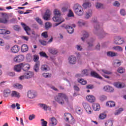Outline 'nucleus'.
Listing matches in <instances>:
<instances>
[{
	"instance_id": "1",
	"label": "nucleus",
	"mask_w": 126,
	"mask_h": 126,
	"mask_svg": "<svg viewBox=\"0 0 126 126\" xmlns=\"http://www.w3.org/2000/svg\"><path fill=\"white\" fill-rule=\"evenodd\" d=\"M55 100L60 105H68L71 101L73 100V98L71 96H67L64 93H59L55 97Z\"/></svg>"
},
{
	"instance_id": "2",
	"label": "nucleus",
	"mask_w": 126,
	"mask_h": 126,
	"mask_svg": "<svg viewBox=\"0 0 126 126\" xmlns=\"http://www.w3.org/2000/svg\"><path fill=\"white\" fill-rule=\"evenodd\" d=\"M73 9L77 15H78L79 16L83 15V8H82V6H81L79 4H75L73 7Z\"/></svg>"
},
{
	"instance_id": "3",
	"label": "nucleus",
	"mask_w": 126,
	"mask_h": 126,
	"mask_svg": "<svg viewBox=\"0 0 126 126\" xmlns=\"http://www.w3.org/2000/svg\"><path fill=\"white\" fill-rule=\"evenodd\" d=\"M105 82H106L108 84H113L114 87L118 88V89H122L126 87V84L122 82H115L113 84V82L109 80H105Z\"/></svg>"
},
{
	"instance_id": "4",
	"label": "nucleus",
	"mask_w": 126,
	"mask_h": 126,
	"mask_svg": "<svg viewBox=\"0 0 126 126\" xmlns=\"http://www.w3.org/2000/svg\"><path fill=\"white\" fill-rule=\"evenodd\" d=\"M2 18H0V23H3V24H6L8 23V15L6 13H1Z\"/></svg>"
},
{
	"instance_id": "5",
	"label": "nucleus",
	"mask_w": 126,
	"mask_h": 126,
	"mask_svg": "<svg viewBox=\"0 0 126 126\" xmlns=\"http://www.w3.org/2000/svg\"><path fill=\"white\" fill-rule=\"evenodd\" d=\"M102 90L104 92H107V93H114L115 92V88L109 85L103 86Z\"/></svg>"
},
{
	"instance_id": "6",
	"label": "nucleus",
	"mask_w": 126,
	"mask_h": 126,
	"mask_svg": "<svg viewBox=\"0 0 126 126\" xmlns=\"http://www.w3.org/2000/svg\"><path fill=\"white\" fill-rule=\"evenodd\" d=\"M34 76V73L33 72L29 71L27 73H25L23 75L19 77V79H28L33 77Z\"/></svg>"
},
{
	"instance_id": "7",
	"label": "nucleus",
	"mask_w": 126,
	"mask_h": 126,
	"mask_svg": "<svg viewBox=\"0 0 126 126\" xmlns=\"http://www.w3.org/2000/svg\"><path fill=\"white\" fill-rule=\"evenodd\" d=\"M83 106L84 107V109L86 110L87 114H89V115H90L93 113V110H92V108H91V107H90V105L88 104L86 102H83Z\"/></svg>"
},
{
	"instance_id": "8",
	"label": "nucleus",
	"mask_w": 126,
	"mask_h": 126,
	"mask_svg": "<svg viewBox=\"0 0 126 126\" xmlns=\"http://www.w3.org/2000/svg\"><path fill=\"white\" fill-rule=\"evenodd\" d=\"M24 60V56L22 55H19L14 58L13 61L15 63H20L23 62Z\"/></svg>"
},
{
	"instance_id": "9",
	"label": "nucleus",
	"mask_w": 126,
	"mask_h": 126,
	"mask_svg": "<svg viewBox=\"0 0 126 126\" xmlns=\"http://www.w3.org/2000/svg\"><path fill=\"white\" fill-rule=\"evenodd\" d=\"M51 14H52L51 11H50V10L49 9L46 10L43 17V19L46 21L50 20V18L51 17Z\"/></svg>"
},
{
	"instance_id": "10",
	"label": "nucleus",
	"mask_w": 126,
	"mask_h": 126,
	"mask_svg": "<svg viewBox=\"0 0 126 126\" xmlns=\"http://www.w3.org/2000/svg\"><path fill=\"white\" fill-rule=\"evenodd\" d=\"M27 96L30 99H34V98H36V95L34 91L30 90L28 92Z\"/></svg>"
},
{
	"instance_id": "11",
	"label": "nucleus",
	"mask_w": 126,
	"mask_h": 126,
	"mask_svg": "<svg viewBox=\"0 0 126 126\" xmlns=\"http://www.w3.org/2000/svg\"><path fill=\"white\" fill-rule=\"evenodd\" d=\"M62 26H63V27L65 28V29H66L67 32L69 34H72V33L74 31V29H73V28L71 26H69L66 25H63Z\"/></svg>"
},
{
	"instance_id": "12",
	"label": "nucleus",
	"mask_w": 126,
	"mask_h": 126,
	"mask_svg": "<svg viewBox=\"0 0 126 126\" xmlns=\"http://www.w3.org/2000/svg\"><path fill=\"white\" fill-rule=\"evenodd\" d=\"M10 96L12 98H16V99H19V98H20V93L16 92V91H12L11 92Z\"/></svg>"
},
{
	"instance_id": "13",
	"label": "nucleus",
	"mask_w": 126,
	"mask_h": 126,
	"mask_svg": "<svg viewBox=\"0 0 126 126\" xmlns=\"http://www.w3.org/2000/svg\"><path fill=\"white\" fill-rule=\"evenodd\" d=\"M114 43L116 45H122V44H124V40H122L121 37L116 36L114 39Z\"/></svg>"
},
{
	"instance_id": "14",
	"label": "nucleus",
	"mask_w": 126,
	"mask_h": 126,
	"mask_svg": "<svg viewBox=\"0 0 126 126\" xmlns=\"http://www.w3.org/2000/svg\"><path fill=\"white\" fill-rule=\"evenodd\" d=\"M20 65L21 66L22 69L23 70H28V69L30 68V65L25 63H20Z\"/></svg>"
},
{
	"instance_id": "15",
	"label": "nucleus",
	"mask_w": 126,
	"mask_h": 126,
	"mask_svg": "<svg viewBox=\"0 0 126 126\" xmlns=\"http://www.w3.org/2000/svg\"><path fill=\"white\" fill-rule=\"evenodd\" d=\"M38 105L39 107H40L42 110H44V111H51V108L50 107V106H48L45 104L40 103L38 104Z\"/></svg>"
},
{
	"instance_id": "16",
	"label": "nucleus",
	"mask_w": 126,
	"mask_h": 126,
	"mask_svg": "<svg viewBox=\"0 0 126 126\" xmlns=\"http://www.w3.org/2000/svg\"><path fill=\"white\" fill-rule=\"evenodd\" d=\"M68 60L70 64H75L76 63V57L75 56L72 55L68 58Z\"/></svg>"
},
{
	"instance_id": "17",
	"label": "nucleus",
	"mask_w": 126,
	"mask_h": 126,
	"mask_svg": "<svg viewBox=\"0 0 126 126\" xmlns=\"http://www.w3.org/2000/svg\"><path fill=\"white\" fill-rule=\"evenodd\" d=\"M86 99L87 101H88V102H90V103H94V102L96 101V98H95V96L92 95H87L86 97Z\"/></svg>"
},
{
	"instance_id": "18",
	"label": "nucleus",
	"mask_w": 126,
	"mask_h": 126,
	"mask_svg": "<svg viewBox=\"0 0 126 126\" xmlns=\"http://www.w3.org/2000/svg\"><path fill=\"white\" fill-rule=\"evenodd\" d=\"M19 50H20V48L18 45H14L11 49V51L13 54L18 53L19 52Z\"/></svg>"
},
{
	"instance_id": "19",
	"label": "nucleus",
	"mask_w": 126,
	"mask_h": 126,
	"mask_svg": "<svg viewBox=\"0 0 126 126\" xmlns=\"http://www.w3.org/2000/svg\"><path fill=\"white\" fill-rule=\"evenodd\" d=\"M91 76L94 77V78L102 79V77H101V76H100L96 71H92L91 72Z\"/></svg>"
},
{
	"instance_id": "20",
	"label": "nucleus",
	"mask_w": 126,
	"mask_h": 126,
	"mask_svg": "<svg viewBox=\"0 0 126 126\" xmlns=\"http://www.w3.org/2000/svg\"><path fill=\"white\" fill-rule=\"evenodd\" d=\"M53 21H54V22H59V23H57L56 24V26H58V25H60V24H61V23H63V21H62L61 18L59 17H54L53 18Z\"/></svg>"
},
{
	"instance_id": "21",
	"label": "nucleus",
	"mask_w": 126,
	"mask_h": 126,
	"mask_svg": "<svg viewBox=\"0 0 126 126\" xmlns=\"http://www.w3.org/2000/svg\"><path fill=\"white\" fill-rule=\"evenodd\" d=\"M21 24L22 26H23L24 30L26 31L27 35H30V33H29L28 31H30V30H31V29H30V28L27 26L26 24H24V23H21Z\"/></svg>"
},
{
	"instance_id": "22",
	"label": "nucleus",
	"mask_w": 126,
	"mask_h": 126,
	"mask_svg": "<svg viewBox=\"0 0 126 126\" xmlns=\"http://www.w3.org/2000/svg\"><path fill=\"white\" fill-rule=\"evenodd\" d=\"M21 66L20 65V63L19 64L15 65L14 67V70L16 72H20L21 71Z\"/></svg>"
},
{
	"instance_id": "23",
	"label": "nucleus",
	"mask_w": 126,
	"mask_h": 126,
	"mask_svg": "<svg viewBox=\"0 0 126 126\" xmlns=\"http://www.w3.org/2000/svg\"><path fill=\"white\" fill-rule=\"evenodd\" d=\"M57 124H58V121H57V119L55 117H52L51 118V122H50V126H56Z\"/></svg>"
},
{
	"instance_id": "24",
	"label": "nucleus",
	"mask_w": 126,
	"mask_h": 126,
	"mask_svg": "<svg viewBox=\"0 0 126 126\" xmlns=\"http://www.w3.org/2000/svg\"><path fill=\"white\" fill-rule=\"evenodd\" d=\"M48 52L52 55H57L58 54V50L55 48H49Z\"/></svg>"
},
{
	"instance_id": "25",
	"label": "nucleus",
	"mask_w": 126,
	"mask_h": 126,
	"mask_svg": "<svg viewBox=\"0 0 126 126\" xmlns=\"http://www.w3.org/2000/svg\"><path fill=\"white\" fill-rule=\"evenodd\" d=\"M94 32L95 33V31H98L99 30V29L100 28V26H99V24L97 22V21H94Z\"/></svg>"
},
{
	"instance_id": "26",
	"label": "nucleus",
	"mask_w": 126,
	"mask_h": 126,
	"mask_svg": "<svg viewBox=\"0 0 126 126\" xmlns=\"http://www.w3.org/2000/svg\"><path fill=\"white\" fill-rule=\"evenodd\" d=\"M93 108L94 111H99L100 109V104L98 103H94L93 104Z\"/></svg>"
},
{
	"instance_id": "27",
	"label": "nucleus",
	"mask_w": 126,
	"mask_h": 126,
	"mask_svg": "<svg viewBox=\"0 0 126 126\" xmlns=\"http://www.w3.org/2000/svg\"><path fill=\"white\" fill-rule=\"evenodd\" d=\"M39 67H40V62L38 61L35 63L34 66V70L35 72H38V71H39Z\"/></svg>"
},
{
	"instance_id": "28",
	"label": "nucleus",
	"mask_w": 126,
	"mask_h": 126,
	"mask_svg": "<svg viewBox=\"0 0 126 126\" xmlns=\"http://www.w3.org/2000/svg\"><path fill=\"white\" fill-rule=\"evenodd\" d=\"M11 93V91L10 90L7 89L4 90L3 94L4 97H8L9 96V94Z\"/></svg>"
},
{
	"instance_id": "29",
	"label": "nucleus",
	"mask_w": 126,
	"mask_h": 126,
	"mask_svg": "<svg viewBox=\"0 0 126 126\" xmlns=\"http://www.w3.org/2000/svg\"><path fill=\"white\" fill-rule=\"evenodd\" d=\"M113 64L115 67H118L122 64V62L120 60H114Z\"/></svg>"
},
{
	"instance_id": "30",
	"label": "nucleus",
	"mask_w": 126,
	"mask_h": 126,
	"mask_svg": "<svg viewBox=\"0 0 126 126\" xmlns=\"http://www.w3.org/2000/svg\"><path fill=\"white\" fill-rule=\"evenodd\" d=\"M21 51L23 53H25V52H27L28 51V46L26 44H23L21 48Z\"/></svg>"
},
{
	"instance_id": "31",
	"label": "nucleus",
	"mask_w": 126,
	"mask_h": 126,
	"mask_svg": "<svg viewBox=\"0 0 126 126\" xmlns=\"http://www.w3.org/2000/svg\"><path fill=\"white\" fill-rule=\"evenodd\" d=\"M106 106L110 107V108H113V107L116 106V103L113 101H109L106 102Z\"/></svg>"
},
{
	"instance_id": "32",
	"label": "nucleus",
	"mask_w": 126,
	"mask_h": 126,
	"mask_svg": "<svg viewBox=\"0 0 126 126\" xmlns=\"http://www.w3.org/2000/svg\"><path fill=\"white\" fill-rule=\"evenodd\" d=\"M71 114L69 113H65L64 114V119L66 122H68L69 121V119L71 118Z\"/></svg>"
},
{
	"instance_id": "33",
	"label": "nucleus",
	"mask_w": 126,
	"mask_h": 126,
	"mask_svg": "<svg viewBox=\"0 0 126 126\" xmlns=\"http://www.w3.org/2000/svg\"><path fill=\"white\" fill-rule=\"evenodd\" d=\"M83 7L84 8H90V7H91V2L88 1L84 3L83 4Z\"/></svg>"
},
{
	"instance_id": "34",
	"label": "nucleus",
	"mask_w": 126,
	"mask_h": 126,
	"mask_svg": "<svg viewBox=\"0 0 126 126\" xmlns=\"http://www.w3.org/2000/svg\"><path fill=\"white\" fill-rule=\"evenodd\" d=\"M0 34L1 35H4L5 34H10V32L4 29H0Z\"/></svg>"
},
{
	"instance_id": "35",
	"label": "nucleus",
	"mask_w": 126,
	"mask_h": 126,
	"mask_svg": "<svg viewBox=\"0 0 126 126\" xmlns=\"http://www.w3.org/2000/svg\"><path fill=\"white\" fill-rule=\"evenodd\" d=\"M113 49L117 52L123 51V48L120 46H114L113 47Z\"/></svg>"
},
{
	"instance_id": "36",
	"label": "nucleus",
	"mask_w": 126,
	"mask_h": 126,
	"mask_svg": "<svg viewBox=\"0 0 126 126\" xmlns=\"http://www.w3.org/2000/svg\"><path fill=\"white\" fill-rule=\"evenodd\" d=\"M17 107V110H19L20 109V105L18 103L15 104H12L11 105V108L13 109H15V107Z\"/></svg>"
},
{
	"instance_id": "37",
	"label": "nucleus",
	"mask_w": 126,
	"mask_h": 126,
	"mask_svg": "<svg viewBox=\"0 0 126 126\" xmlns=\"http://www.w3.org/2000/svg\"><path fill=\"white\" fill-rule=\"evenodd\" d=\"M107 55L108 57H116V56H117V53L111 51H109L107 53Z\"/></svg>"
},
{
	"instance_id": "38",
	"label": "nucleus",
	"mask_w": 126,
	"mask_h": 126,
	"mask_svg": "<svg viewBox=\"0 0 126 126\" xmlns=\"http://www.w3.org/2000/svg\"><path fill=\"white\" fill-rule=\"evenodd\" d=\"M13 87H14L15 88H17L18 89H22V88H23V86L19 84H14L13 85Z\"/></svg>"
},
{
	"instance_id": "39",
	"label": "nucleus",
	"mask_w": 126,
	"mask_h": 126,
	"mask_svg": "<svg viewBox=\"0 0 126 126\" xmlns=\"http://www.w3.org/2000/svg\"><path fill=\"white\" fill-rule=\"evenodd\" d=\"M51 27H52V23H51L49 22L45 23V29H50V28H51Z\"/></svg>"
},
{
	"instance_id": "40",
	"label": "nucleus",
	"mask_w": 126,
	"mask_h": 126,
	"mask_svg": "<svg viewBox=\"0 0 126 126\" xmlns=\"http://www.w3.org/2000/svg\"><path fill=\"white\" fill-rule=\"evenodd\" d=\"M123 111H124V109L123 108H120L115 112L114 114L115 116H118L120 115Z\"/></svg>"
},
{
	"instance_id": "41",
	"label": "nucleus",
	"mask_w": 126,
	"mask_h": 126,
	"mask_svg": "<svg viewBox=\"0 0 126 126\" xmlns=\"http://www.w3.org/2000/svg\"><path fill=\"white\" fill-rule=\"evenodd\" d=\"M92 15V10H90L89 12H87L85 15V18L87 19L89 18V17H91Z\"/></svg>"
},
{
	"instance_id": "42",
	"label": "nucleus",
	"mask_w": 126,
	"mask_h": 126,
	"mask_svg": "<svg viewBox=\"0 0 126 126\" xmlns=\"http://www.w3.org/2000/svg\"><path fill=\"white\" fill-rule=\"evenodd\" d=\"M99 100H100V101H101V102H103V101H105V100H107V96L106 95H100L99 97Z\"/></svg>"
},
{
	"instance_id": "43",
	"label": "nucleus",
	"mask_w": 126,
	"mask_h": 126,
	"mask_svg": "<svg viewBox=\"0 0 126 126\" xmlns=\"http://www.w3.org/2000/svg\"><path fill=\"white\" fill-rule=\"evenodd\" d=\"M54 14L55 16H61V12L58 9H55L54 11Z\"/></svg>"
},
{
	"instance_id": "44",
	"label": "nucleus",
	"mask_w": 126,
	"mask_h": 126,
	"mask_svg": "<svg viewBox=\"0 0 126 126\" xmlns=\"http://www.w3.org/2000/svg\"><path fill=\"white\" fill-rule=\"evenodd\" d=\"M43 76L45 78H50V77H51L52 74L50 73H44L43 74Z\"/></svg>"
},
{
	"instance_id": "45",
	"label": "nucleus",
	"mask_w": 126,
	"mask_h": 126,
	"mask_svg": "<svg viewBox=\"0 0 126 126\" xmlns=\"http://www.w3.org/2000/svg\"><path fill=\"white\" fill-rule=\"evenodd\" d=\"M78 82L82 84V85H85L87 83V81L84 79H79L78 80Z\"/></svg>"
},
{
	"instance_id": "46",
	"label": "nucleus",
	"mask_w": 126,
	"mask_h": 126,
	"mask_svg": "<svg viewBox=\"0 0 126 126\" xmlns=\"http://www.w3.org/2000/svg\"><path fill=\"white\" fill-rule=\"evenodd\" d=\"M89 37V34L88 32H85V33L83 34V37H81L82 41H84L85 38H88Z\"/></svg>"
},
{
	"instance_id": "47",
	"label": "nucleus",
	"mask_w": 126,
	"mask_h": 126,
	"mask_svg": "<svg viewBox=\"0 0 126 126\" xmlns=\"http://www.w3.org/2000/svg\"><path fill=\"white\" fill-rule=\"evenodd\" d=\"M117 71L119 73H124L125 70L123 67H120L118 68Z\"/></svg>"
},
{
	"instance_id": "48",
	"label": "nucleus",
	"mask_w": 126,
	"mask_h": 126,
	"mask_svg": "<svg viewBox=\"0 0 126 126\" xmlns=\"http://www.w3.org/2000/svg\"><path fill=\"white\" fill-rule=\"evenodd\" d=\"M41 69L42 71H45L46 70H48V65L46 64H43L41 65Z\"/></svg>"
},
{
	"instance_id": "49",
	"label": "nucleus",
	"mask_w": 126,
	"mask_h": 126,
	"mask_svg": "<svg viewBox=\"0 0 126 126\" xmlns=\"http://www.w3.org/2000/svg\"><path fill=\"white\" fill-rule=\"evenodd\" d=\"M39 55L40 56V57H43V58H46V59H47V58H48V55H47V54H46V53L44 52H40L39 53Z\"/></svg>"
},
{
	"instance_id": "50",
	"label": "nucleus",
	"mask_w": 126,
	"mask_h": 126,
	"mask_svg": "<svg viewBox=\"0 0 126 126\" xmlns=\"http://www.w3.org/2000/svg\"><path fill=\"white\" fill-rule=\"evenodd\" d=\"M113 126V122L109 120L105 123V126Z\"/></svg>"
},
{
	"instance_id": "51",
	"label": "nucleus",
	"mask_w": 126,
	"mask_h": 126,
	"mask_svg": "<svg viewBox=\"0 0 126 126\" xmlns=\"http://www.w3.org/2000/svg\"><path fill=\"white\" fill-rule=\"evenodd\" d=\"M41 126H47L48 125V122L47 121H45L44 119H41Z\"/></svg>"
},
{
	"instance_id": "52",
	"label": "nucleus",
	"mask_w": 126,
	"mask_h": 126,
	"mask_svg": "<svg viewBox=\"0 0 126 126\" xmlns=\"http://www.w3.org/2000/svg\"><path fill=\"white\" fill-rule=\"evenodd\" d=\"M74 14H73V12L71 10H69V13L68 14V17H74Z\"/></svg>"
},
{
	"instance_id": "53",
	"label": "nucleus",
	"mask_w": 126,
	"mask_h": 126,
	"mask_svg": "<svg viewBox=\"0 0 126 126\" xmlns=\"http://www.w3.org/2000/svg\"><path fill=\"white\" fill-rule=\"evenodd\" d=\"M41 36L43 37V38H47L48 37V32H44L41 33Z\"/></svg>"
},
{
	"instance_id": "54",
	"label": "nucleus",
	"mask_w": 126,
	"mask_h": 126,
	"mask_svg": "<svg viewBox=\"0 0 126 126\" xmlns=\"http://www.w3.org/2000/svg\"><path fill=\"white\" fill-rule=\"evenodd\" d=\"M33 61L34 62H35L36 63H37V62H39V56L38 55H34L33 56Z\"/></svg>"
},
{
	"instance_id": "55",
	"label": "nucleus",
	"mask_w": 126,
	"mask_h": 126,
	"mask_svg": "<svg viewBox=\"0 0 126 126\" xmlns=\"http://www.w3.org/2000/svg\"><path fill=\"white\" fill-rule=\"evenodd\" d=\"M35 20L37 21V22L39 23V24H40V25H43V22L42 21V20H41L40 18H36Z\"/></svg>"
},
{
	"instance_id": "56",
	"label": "nucleus",
	"mask_w": 126,
	"mask_h": 126,
	"mask_svg": "<svg viewBox=\"0 0 126 126\" xmlns=\"http://www.w3.org/2000/svg\"><path fill=\"white\" fill-rule=\"evenodd\" d=\"M101 71H102V72H103V73H105V74H112V72L110 71L102 69Z\"/></svg>"
},
{
	"instance_id": "57",
	"label": "nucleus",
	"mask_w": 126,
	"mask_h": 126,
	"mask_svg": "<svg viewBox=\"0 0 126 126\" xmlns=\"http://www.w3.org/2000/svg\"><path fill=\"white\" fill-rule=\"evenodd\" d=\"M13 29L15 31H19L20 30V28L17 26L15 25L13 27Z\"/></svg>"
},
{
	"instance_id": "58",
	"label": "nucleus",
	"mask_w": 126,
	"mask_h": 126,
	"mask_svg": "<svg viewBox=\"0 0 126 126\" xmlns=\"http://www.w3.org/2000/svg\"><path fill=\"white\" fill-rule=\"evenodd\" d=\"M70 119H71L70 124H71V125L74 124L75 123V120H74V118L72 117V116H71V117H70Z\"/></svg>"
},
{
	"instance_id": "59",
	"label": "nucleus",
	"mask_w": 126,
	"mask_h": 126,
	"mask_svg": "<svg viewBox=\"0 0 126 126\" xmlns=\"http://www.w3.org/2000/svg\"><path fill=\"white\" fill-rule=\"evenodd\" d=\"M106 117H107L106 114H101L100 115L99 118V119H101V120H104V119H105L106 118Z\"/></svg>"
},
{
	"instance_id": "60",
	"label": "nucleus",
	"mask_w": 126,
	"mask_h": 126,
	"mask_svg": "<svg viewBox=\"0 0 126 126\" xmlns=\"http://www.w3.org/2000/svg\"><path fill=\"white\" fill-rule=\"evenodd\" d=\"M35 117H36V116H35V115L32 114V115L29 116V119L30 120V121H32V120H34V118Z\"/></svg>"
},
{
	"instance_id": "61",
	"label": "nucleus",
	"mask_w": 126,
	"mask_h": 126,
	"mask_svg": "<svg viewBox=\"0 0 126 126\" xmlns=\"http://www.w3.org/2000/svg\"><path fill=\"white\" fill-rule=\"evenodd\" d=\"M96 7L97 8H102V7H103V4L100 3H97L96 5Z\"/></svg>"
},
{
	"instance_id": "62",
	"label": "nucleus",
	"mask_w": 126,
	"mask_h": 126,
	"mask_svg": "<svg viewBox=\"0 0 126 126\" xmlns=\"http://www.w3.org/2000/svg\"><path fill=\"white\" fill-rule=\"evenodd\" d=\"M67 8H68L67 6H63L62 8V11H63V12H65V11H67Z\"/></svg>"
},
{
	"instance_id": "63",
	"label": "nucleus",
	"mask_w": 126,
	"mask_h": 126,
	"mask_svg": "<svg viewBox=\"0 0 126 126\" xmlns=\"http://www.w3.org/2000/svg\"><path fill=\"white\" fill-rule=\"evenodd\" d=\"M82 73L84 74V75H88V70H83L82 71Z\"/></svg>"
},
{
	"instance_id": "64",
	"label": "nucleus",
	"mask_w": 126,
	"mask_h": 126,
	"mask_svg": "<svg viewBox=\"0 0 126 126\" xmlns=\"http://www.w3.org/2000/svg\"><path fill=\"white\" fill-rule=\"evenodd\" d=\"M76 48L77 51H82V47L80 45H77Z\"/></svg>"
}]
</instances>
